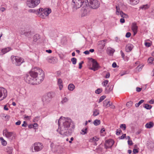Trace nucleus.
I'll use <instances>...</instances> for the list:
<instances>
[{
    "label": "nucleus",
    "instance_id": "25",
    "mask_svg": "<svg viewBox=\"0 0 154 154\" xmlns=\"http://www.w3.org/2000/svg\"><path fill=\"white\" fill-rule=\"evenodd\" d=\"M58 84L59 87L60 89L61 90L63 88V85L62 84V81L61 79H59L58 80Z\"/></svg>",
    "mask_w": 154,
    "mask_h": 154
},
{
    "label": "nucleus",
    "instance_id": "49",
    "mask_svg": "<svg viewBox=\"0 0 154 154\" xmlns=\"http://www.w3.org/2000/svg\"><path fill=\"white\" fill-rule=\"evenodd\" d=\"M120 53L121 54L122 57L123 58H124L125 57V54L123 52V51L122 50L120 51Z\"/></svg>",
    "mask_w": 154,
    "mask_h": 154
},
{
    "label": "nucleus",
    "instance_id": "58",
    "mask_svg": "<svg viewBox=\"0 0 154 154\" xmlns=\"http://www.w3.org/2000/svg\"><path fill=\"white\" fill-rule=\"evenodd\" d=\"M68 99L66 97H65L64 98H63L62 101V102L63 103H65L67 102L68 101Z\"/></svg>",
    "mask_w": 154,
    "mask_h": 154
},
{
    "label": "nucleus",
    "instance_id": "14",
    "mask_svg": "<svg viewBox=\"0 0 154 154\" xmlns=\"http://www.w3.org/2000/svg\"><path fill=\"white\" fill-rule=\"evenodd\" d=\"M131 29L133 32L134 35H135L137 32L138 29V26L136 23H132V24Z\"/></svg>",
    "mask_w": 154,
    "mask_h": 154
},
{
    "label": "nucleus",
    "instance_id": "32",
    "mask_svg": "<svg viewBox=\"0 0 154 154\" xmlns=\"http://www.w3.org/2000/svg\"><path fill=\"white\" fill-rule=\"evenodd\" d=\"M154 58L152 57H150L149 58L148 60V62L150 64H152L154 63L153 61Z\"/></svg>",
    "mask_w": 154,
    "mask_h": 154
},
{
    "label": "nucleus",
    "instance_id": "15",
    "mask_svg": "<svg viewBox=\"0 0 154 154\" xmlns=\"http://www.w3.org/2000/svg\"><path fill=\"white\" fill-rule=\"evenodd\" d=\"M119 9H118L117 6H116V14L118 15H120L123 18H124L125 16H127V14L124 13L122 11H119Z\"/></svg>",
    "mask_w": 154,
    "mask_h": 154
},
{
    "label": "nucleus",
    "instance_id": "4",
    "mask_svg": "<svg viewBox=\"0 0 154 154\" xmlns=\"http://www.w3.org/2000/svg\"><path fill=\"white\" fill-rule=\"evenodd\" d=\"M71 5L73 9H75L79 8L82 5L88 7L86 0H72Z\"/></svg>",
    "mask_w": 154,
    "mask_h": 154
},
{
    "label": "nucleus",
    "instance_id": "48",
    "mask_svg": "<svg viewBox=\"0 0 154 154\" xmlns=\"http://www.w3.org/2000/svg\"><path fill=\"white\" fill-rule=\"evenodd\" d=\"M145 45L148 47H149L151 46L150 44L149 43L146 42L145 43Z\"/></svg>",
    "mask_w": 154,
    "mask_h": 154
},
{
    "label": "nucleus",
    "instance_id": "54",
    "mask_svg": "<svg viewBox=\"0 0 154 154\" xmlns=\"http://www.w3.org/2000/svg\"><path fill=\"white\" fill-rule=\"evenodd\" d=\"M112 67H116L117 66L116 63L115 62H114L112 64Z\"/></svg>",
    "mask_w": 154,
    "mask_h": 154
},
{
    "label": "nucleus",
    "instance_id": "47",
    "mask_svg": "<svg viewBox=\"0 0 154 154\" xmlns=\"http://www.w3.org/2000/svg\"><path fill=\"white\" fill-rule=\"evenodd\" d=\"M131 35V34L130 32H128L126 33L125 36L127 38H129L130 37Z\"/></svg>",
    "mask_w": 154,
    "mask_h": 154
},
{
    "label": "nucleus",
    "instance_id": "60",
    "mask_svg": "<svg viewBox=\"0 0 154 154\" xmlns=\"http://www.w3.org/2000/svg\"><path fill=\"white\" fill-rule=\"evenodd\" d=\"M31 128L36 127L38 126V124L36 123H34L33 125H31Z\"/></svg>",
    "mask_w": 154,
    "mask_h": 154
},
{
    "label": "nucleus",
    "instance_id": "18",
    "mask_svg": "<svg viewBox=\"0 0 154 154\" xmlns=\"http://www.w3.org/2000/svg\"><path fill=\"white\" fill-rule=\"evenodd\" d=\"M88 6L86 7L85 6L82 7V10H83V13L82 14V16H85L88 14L89 12V10L88 9Z\"/></svg>",
    "mask_w": 154,
    "mask_h": 154
},
{
    "label": "nucleus",
    "instance_id": "40",
    "mask_svg": "<svg viewBox=\"0 0 154 154\" xmlns=\"http://www.w3.org/2000/svg\"><path fill=\"white\" fill-rule=\"evenodd\" d=\"M102 91V89L101 88H98L95 91V92L97 94H100Z\"/></svg>",
    "mask_w": 154,
    "mask_h": 154
},
{
    "label": "nucleus",
    "instance_id": "63",
    "mask_svg": "<svg viewBox=\"0 0 154 154\" xmlns=\"http://www.w3.org/2000/svg\"><path fill=\"white\" fill-rule=\"evenodd\" d=\"M21 124V121H18L17 122H16L15 123V124L16 125H19Z\"/></svg>",
    "mask_w": 154,
    "mask_h": 154
},
{
    "label": "nucleus",
    "instance_id": "57",
    "mask_svg": "<svg viewBox=\"0 0 154 154\" xmlns=\"http://www.w3.org/2000/svg\"><path fill=\"white\" fill-rule=\"evenodd\" d=\"M115 40L117 42H119L120 41V39L117 37H115Z\"/></svg>",
    "mask_w": 154,
    "mask_h": 154
},
{
    "label": "nucleus",
    "instance_id": "12",
    "mask_svg": "<svg viewBox=\"0 0 154 154\" xmlns=\"http://www.w3.org/2000/svg\"><path fill=\"white\" fill-rule=\"evenodd\" d=\"M12 132H9L7 129H5L3 131V134L7 138L10 139L11 137L13 135Z\"/></svg>",
    "mask_w": 154,
    "mask_h": 154
},
{
    "label": "nucleus",
    "instance_id": "35",
    "mask_svg": "<svg viewBox=\"0 0 154 154\" xmlns=\"http://www.w3.org/2000/svg\"><path fill=\"white\" fill-rule=\"evenodd\" d=\"M99 140L98 138L96 137H94L91 138L90 140V141L91 142H93L94 141H97Z\"/></svg>",
    "mask_w": 154,
    "mask_h": 154
},
{
    "label": "nucleus",
    "instance_id": "9",
    "mask_svg": "<svg viewBox=\"0 0 154 154\" xmlns=\"http://www.w3.org/2000/svg\"><path fill=\"white\" fill-rule=\"evenodd\" d=\"M3 94V97L2 99L5 98L7 95V90L3 88H0V97L2 96Z\"/></svg>",
    "mask_w": 154,
    "mask_h": 154
},
{
    "label": "nucleus",
    "instance_id": "34",
    "mask_svg": "<svg viewBox=\"0 0 154 154\" xmlns=\"http://www.w3.org/2000/svg\"><path fill=\"white\" fill-rule=\"evenodd\" d=\"M99 114V112L98 110L95 109L94 110L93 115L94 116H96Z\"/></svg>",
    "mask_w": 154,
    "mask_h": 154
},
{
    "label": "nucleus",
    "instance_id": "56",
    "mask_svg": "<svg viewBox=\"0 0 154 154\" xmlns=\"http://www.w3.org/2000/svg\"><path fill=\"white\" fill-rule=\"evenodd\" d=\"M26 125H27V123H26V122L25 121H24L23 123L22 124V127H26Z\"/></svg>",
    "mask_w": 154,
    "mask_h": 154
},
{
    "label": "nucleus",
    "instance_id": "38",
    "mask_svg": "<svg viewBox=\"0 0 154 154\" xmlns=\"http://www.w3.org/2000/svg\"><path fill=\"white\" fill-rule=\"evenodd\" d=\"M152 106L147 104H145L144 107L147 109H150L152 108Z\"/></svg>",
    "mask_w": 154,
    "mask_h": 154
},
{
    "label": "nucleus",
    "instance_id": "45",
    "mask_svg": "<svg viewBox=\"0 0 154 154\" xmlns=\"http://www.w3.org/2000/svg\"><path fill=\"white\" fill-rule=\"evenodd\" d=\"M82 133L83 134H85L87 133V128H86L85 129H83L82 130Z\"/></svg>",
    "mask_w": 154,
    "mask_h": 154
},
{
    "label": "nucleus",
    "instance_id": "17",
    "mask_svg": "<svg viewBox=\"0 0 154 154\" xmlns=\"http://www.w3.org/2000/svg\"><path fill=\"white\" fill-rule=\"evenodd\" d=\"M51 93H48L47 96H45L43 97L42 98L43 101L44 102H49L51 99Z\"/></svg>",
    "mask_w": 154,
    "mask_h": 154
},
{
    "label": "nucleus",
    "instance_id": "61",
    "mask_svg": "<svg viewBox=\"0 0 154 154\" xmlns=\"http://www.w3.org/2000/svg\"><path fill=\"white\" fill-rule=\"evenodd\" d=\"M120 22L122 23H123L125 22V20L124 18H121L120 19Z\"/></svg>",
    "mask_w": 154,
    "mask_h": 154
},
{
    "label": "nucleus",
    "instance_id": "43",
    "mask_svg": "<svg viewBox=\"0 0 154 154\" xmlns=\"http://www.w3.org/2000/svg\"><path fill=\"white\" fill-rule=\"evenodd\" d=\"M120 128L123 130H125L126 128V125L125 124H121L120 125Z\"/></svg>",
    "mask_w": 154,
    "mask_h": 154
},
{
    "label": "nucleus",
    "instance_id": "21",
    "mask_svg": "<svg viewBox=\"0 0 154 154\" xmlns=\"http://www.w3.org/2000/svg\"><path fill=\"white\" fill-rule=\"evenodd\" d=\"M103 106L106 108L111 106L110 102L108 100H106L103 102Z\"/></svg>",
    "mask_w": 154,
    "mask_h": 154
},
{
    "label": "nucleus",
    "instance_id": "22",
    "mask_svg": "<svg viewBox=\"0 0 154 154\" xmlns=\"http://www.w3.org/2000/svg\"><path fill=\"white\" fill-rule=\"evenodd\" d=\"M115 50L110 48H108L107 50V52L108 54L110 56H112Z\"/></svg>",
    "mask_w": 154,
    "mask_h": 154
},
{
    "label": "nucleus",
    "instance_id": "64",
    "mask_svg": "<svg viewBox=\"0 0 154 154\" xmlns=\"http://www.w3.org/2000/svg\"><path fill=\"white\" fill-rule=\"evenodd\" d=\"M0 10L2 12H3L5 10V9L4 7H1L0 8Z\"/></svg>",
    "mask_w": 154,
    "mask_h": 154
},
{
    "label": "nucleus",
    "instance_id": "42",
    "mask_svg": "<svg viewBox=\"0 0 154 154\" xmlns=\"http://www.w3.org/2000/svg\"><path fill=\"white\" fill-rule=\"evenodd\" d=\"M25 36L27 37H29L31 35V32L30 31L26 32L24 33Z\"/></svg>",
    "mask_w": 154,
    "mask_h": 154
},
{
    "label": "nucleus",
    "instance_id": "53",
    "mask_svg": "<svg viewBox=\"0 0 154 154\" xmlns=\"http://www.w3.org/2000/svg\"><path fill=\"white\" fill-rule=\"evenodd\" d=\"M138 152V150L136 149H134L133 151V153L134 154H135L137 153Z\"/></svg>",
    "mask_w": 154,
    "mask_h": 154
},
{
    "label": "nucleus",
    "instance_id": "39",
    "mask_svg": "<svg viewBox=\"0 0 154 154\" xmlns=\"http://www.w3.org/2000/svg\"><path fill=\"white\" fill-rule=\"evenodd\" d=\"M133 104V102L131 101L128 102L126 103V106L129 107L131 106Z\"/></svg>",
    "mask_w": 154,
    "mask_h": 154
},
{
    "label": "nucleus",
    "instance_id": "27",
    "mask_svg": "<svg viewBox=\"0 0 154 154\" xmlns=\"http://www.w3.org/2000/svg\"><path fill=\"white\" fill-rule=\"evenodd\" d=\"M149 5H148V4H146L145 5H142L140 6L139 7V8L140 9H142L143 10H146L149 8Z\"/></svg>",
    "mask_w": 154,
    "mask_h": 154
},
{
    "label": "nucleus",
    "instance_id": "23",
    "mask_svg": "<svg viewBox=\"0 0 154 154\" xmlns=\"http://www.w3.org/2000/svg\"><path fill=\"white\" fill-rule=\"evenodd\" d=\"M48 61V62L54 63L56 62V58L54 57H50L47 58Z\"/></svg>",
    "mask_w": 154,
    "mask_h": 154
},
{
    "label": "nucleus",
    "instance_id": "3",
    "mask_svg": "<svg viewBox=\"0 0 154 154\" xmlns=\"http://www.w3.org/2000/svg\"><path fill=\"white\" fill-rule=\"evenodd\" d=\"M51 12V10L50 8L44 9L40 8L35 11L37 15H39L42 18H45V17L48 16Z\"/></svg>",
    "mask_w": 154,
    "mask_h": 154
},
{
    "label": "nucleus",
    "instance_id": "2",
    "mask_svg": "<svg viewBox=\"0 0 154 154\" xmlns=\"http://www.w3.org/2000/svg\"><path fill=\"white\" fill-rule=\"evenodd\" d=\"M59 126L57 131L63 136L70 135L73 132L75 125L71 122V120L64 117H61L58 121Z\"/></svg>",
    "mask_w": 154,
    "mask_h": 154
},
{
    "label": "nucleus",
    "instance_id": "8",
    "mask_svg": "<svg viewBox=\"0 0 154 154\" xmlns=\"http://www.w3.org/2000/svg\"><path fill=\"white\" fill-rule=\"evenodd\" d=\"M33 146L35 151L36 152H38L41 150L43 147L42 144L39 142H36L34 143Z\"/></svg>",
    "mask_w": 154,
    "mask_h": 154
},
{
    "label": "nucleus",
    "instance_id": "28",
    "mask_svg": "<svg viewBox=\"0 0 154 154\" xmlns=\"http://www.w3.org/2000/svg\"><path fill=\"white\" fill-rule=\"evenodd\" d=\"M154 125V124L153 122H150L148 123H147L145 125V127L147 128H150L152 127Z\"/></svg>",
    "mask_w": 154,
    "mask_h": 154
},
{
    "label": "nucleus",
    "instance_id": "11",
    "mask_svg": "<svg viewBox=\"0 0 154 154\" xmlns=\"http://www.w3.org/2000/svg\"><path fill=\"white\" fill-rule=\"evenodd\" d=\"M107 40L104 39L100 41L98 45V48L100 50L103 49L106 42Z\"/></svg>",
    "mask_w": 154,
    "mask_h": 154
},
{
    "label": "nucleus",
    "instance_id": "50",
    "mask_svg": "<svg viewBox=\"0 0 154 154\" xmlns=\"http://www.w3.org/2000/svg\"><path fill=\"white\" fill-rule=\"evenodd\" d=\"M110 76V74L109 72H107L106 73V76H105V78L107 79L109 78Z\"/></svg>",
    "mask_w": 154,
    "mask_h": 154
},
{
    "label": "nucleus",
    "instance_id": "55",
    "mask_svg": "<svg viewBox=\"0 0 154 154\" xmlns=\"http://www.w3.org/2000/svg\"><path fill=\"white\" fill-rule=\"evenodd\" d=\"M128 144L129 145H131L133 144V142L131 140H128Z\"/></svg>",
    "mask_w": 154,
    "mask_h": 154
},
{
    "label": "nucleus",
    "instance_id": "30",
    "mask_svg": "<svg viewBox=\"0 0 154 154\" xmlns=\"http://www.w3.org/2000/svg\"><path fill=\"white\" fill-rule=\"evenodd\" d=\"M0 140L1 141L2 144L4 146H5L7 144V141L5 140L2 137L0 138Z\"/></svg>",
    "mask_w": 154,
    "mask_h": 154
},
{
    "label": "nucleus",
    "instance_id": "6",
    "mask_svg": "<svg viewBox=\"0 0 154 154\" xmlns=\"http://www.w3.org/2000/svg\"><path fill=\"white\" fill-rule=\"evenodd\" d=\"M12 63L17 66H20L25 61L23 58L14 56H11V57Z\"/></svg>",
    "mask_w": 154,
    "mask_h": 154
},
{
    "label": "nucleus",
    "instance_id": "51",
    "mask_svg": "<svg viewBox=\"0 0 154 154\" xmlns=\"http://www.w3.org/2000/svg\"><path fill=\"white\" fill-rule=\"evenodd\" d=\"M124 73H123L122 72H121L120 73V75L121 76H122V75H125V74L127 73V71H124Z\"/></svg>",
    "mask_w": 154,
    "mask_h": 154
},
{
    "label": "nucleus",
    "instance_id": "19",
    "mask_svg": "<svg viewBox=\"0 0 154 154\" xmlns=\"http://www.w3.org/2000/svg\"><path fill=\"white\" fill-rule=\"evenodd\" d=\"M113 88V86L112 85L109 84L108 85L106 88L105 93L108 94L109 92L112 90Z\"/></svg>",
    "mask_w": 154,
    "mask_h": 154
},
{
    "label": "nucleus",
    "instance_id": "20",
    "mask_svg": "<svg viewBox=\"0 0 154 154\" xmlns=\"http://www.w3.org/2000/svg\"><path fill=\"white\" fill-rule=\"evenodd\" d=\"M13 150V148L11 147L7 146L5 149V152L8 154H12Z\"/></svg>",
    "mask_w": 154,
    "mask_h": 154
},
{
    "label": "nucleus",
    "instance_id": "1",
    "mask_svg": "<svg viewBox=\"0 0 154 154\" xmlns=\"http://www.w3.org/2000/svg\"><path fill=\"white\" fill-rule=\"evenodd\" d=\"M44 78V71L40 68H34L25 76L24 79L28 83L36 85L41 83Z\"/></svg>",
    "mask_w": 154,
    "mask_h": 154
},
{
    "label": "nucleus",
    "instance_id": "7",
    "mask_svg": "<svg viewBox=\"0 0 154 154\" xmlns=\"http://www.w3.org/2000/svg\"><path fill=\"white\" fill-rule=\"evenodd\" d=\"M40 0H29L27 2V5L30 8L37 6L40 3Z\"/></svg>",
    "mask_w": 154,
    "mask_h": 154
},
{
    "label": "nucleus",
    "instance_id": "59",
    "mask_svg": "<svg viewBox=\"0 0 154 154\" xmlns=\"http://www.w3.org/2000/svg\"><path fill=\"white\" fill-rule=\"evenodd\" d=\"M120 132H121V131L120 130H119L118 129H117L116 130V134L117 135H119L120 133Z\"/></svg>",
    "mask_w": 154,
    "mask_h": 154
},
{
    "label": "nucleus",
    "instance_id": "52",
    "mask_svg": "<svg viewBox=\"0 0 154 154\" xmlns=\"http://www.w3.org/2000/svg\"><path fill=\"white\" fill-rule=\"evenodd\" d=\"M84 62L83 61H82L79 63V68H81L82 67V64Z\"/></svg>",
    "mask_w": 154,
    "mask_h": 154
},
{
    "label": "nucleus",
    "instance_id": "26",
    "mask_svg": "<svg viewBox=\"0 0 154 154\" xmlns=\"http://www.w3.org/2000/svg\"><path fill=\"white\" fill-rule=\"evenodd\" d=\"M4 120H6L9 119V116L6 114L2 113L0 116Z\"/></svg>",
    "mask_w": 154,
    "mask_h": 154
},
{
    "label": "nucleus",
    "instance_id": "10",
    "mask_svg": "<svg viewBox=\"0 0 154 154\" xmlns=\"http://www.w3.org/2000/svg\"><path fill=\"white\" fill-rule=\"evenodd\" d=\"M114 141L112 139H109L106 140L105 143V147L107 149L111 148L114 144Z\"/></svg>",
    "mask_w": 154,
    "mask_h": 154
},
{
    "label": "nucleus",
    "instance_id": "37",
    "mask_svg": "<svg viewBox=\"0 0 154 154\" xmlns=\"http://www.w3.org/2000/svg\"><path fill=\"white\" fill-rule=\"evenodd\" d=\"M144 100H140L138 103H136L135 104V106L136 107H138L143 102Z\"/></svg>",
    "mask_w": 154,
    "mask_h": 154
},
{
    "label": "nucleus",
    "instance_id": "24",
    "mask_svg": "<svg viewBox=\"0 0 154 154\" xmlns=\"http://www.w3.org/2000/svg\"><path fill=\"white\" fill-rule=\"evenodd\" d=\"M40 38V36L38 34H36L35 35L33 38V41L36 42L39 40Z\"/></svg>",
    "mask_w": 154,
    "mask_h": 154
},
{
    "label": "nucleus",
    "instance_id": "13",
    "mask_svg": "<svg viewBox=\"0 0 154 154\" xmlns=\"http://www.w3.org/2000/svg\"><path fill=\"white\" fill-rule=\"evenodd\" d=\"M90 62L92 65V67H100L99 63L95 60L91 58Z\"/></svg>",
    "mask_w": 154,
    "mask_h": 154
},
{
    "label": "nucleus",
    "instance_id": "16",
    "mask_svg": "<svg viewBox=\"0 0 154 154\" xmlns=\"http://www.w3.org/2000/svg\"><path fill=\"white\" fill-rule=\"evenodd\" d=\"M11 50V48L10 47H7L0 50V55H2L4 54Z\"/></svg>",
    "mask_w": 154,
    "mask_h": 154
},
{
    "label": "nucleus",
    "instance_id": "46",
    "mask_svg": "<svg viewBox=\"0 0 154 154\" xmlns=\"http://www.w3.org/2000/svg\"><path fill=\"white\" fill-rule=\"evenodd\" d=\"M106 97L105 96H103L101 97L99 100V102L100 103Z\"/></svg>",
    "mask_w": 154,
    "mask_h": 154
},
{
    "label": "nucleus",
    "instance_id": "41",
    "mask_svg": "<svg viewBox=\"0 0 154 154\" xmlns=\"http://www.w3.org/2000/svg\"><path fill=\"white\" fill-rule=\"evenodd\" d=\"M71 61L73 64H75L76 63V59L75 57H73L71 59Z\"/></svg>",
    "mask_w": 154,
    "mask_h": 154
},
{
    "label": "nucleus",
    "instance_id": "33",
    "mask_svg": "<svg viewBox=\"0 0 154 154\" xmlns=\"http://www.w3.org/2000/svg\"><path fill=\"white\" fill-rule=\"evenodd\" d=\"M132 49V48L131 46L129 45L126 46L125 48V50L127 52H130Z\"/></svg>",
    "mask_w": 154,
    "mask_h": 154
},
{
    "label": "nucleus",
    "instance_id": "29",
    "mask_svg": "<svg viewBox=\"0 0 154 154\" xmlns=\"http://www.w3.org/2000/svg\"><path fill=\"white\" fill-rule=\"evenodd\" d=\"M130 4L131 5H135L139 2V0H129Z\"/></svg>",
    "mask_w": 154,
    "mask_h": 154
},
{
    "label": "nucleus",
    "instance_id": "31",
    "mask_svg": "<svg viewBox=\"0 0 154 154\" xmlns=\"http://www.w3.org/2000/svg\"><path fill=\"white\" fill-rule=\"evenodd\" d=\"M75 86L72 84H71L69 85L68 86V89L70 91H72L75 88Z\"/></svg>",
    "mask_w": 154,
    "mask_h": 154
},
{
    "label": "nucleus",
    "instance_id": "5",
    "mask_svg": "<svg viewBox=\"0 0 154 154\" xmlns=\"http://www.w3.org/2000/svg\"><path fill=\"white\" fill-rule=\"evenodd\" d=\"M86 2L87 5L88 3L89 6L93 9H96L100 6V2L98 0H86Z\"/></svg>",
    "mask_w": 154,
    "mask_h": 154
},
{
    "label": "nucleus",
    "instance_id": "36",
    "mask_svg": "<svg viewBox=\"0 0 154 154\" xmlns=\"http://www.w3.org/2000/svg\"><path fill=\"white\" fill-rule=\"evenodd\" d=\"M100 120L96 119L94 121L93 123L94 125L97 126L100 124Z\"/></svg>",
    "mask_w": 154,
    "mask_h": 154
},
{
    "label": "nucleus",
    "instance_id": "62",
    "mask_svg": "<svg viewBox=\"0 0 154 154\" xmlns=\"http://www.w3.org/2000/svg\"><path fill=\"white\" fill-rule=\"evenodd\" d=\"M149 103L151 104H152L154 103V100L152 99L149 101Z\"/></svg>",
    "mask_w": 154,
    "mask_h": 154
},
{
    "label": "nucleus",
    "instance_id": "44",
    "mask_svg": "<svg viewBox=\"0 0 154 154\" xmlns=\"http://www.w3.org/2000/svg\"><path fill=\"white\" fill-rule=\"evenodd\" d=\"M109 81L108 80H105L104 82L102 83V85L103 86H106V85L108 83Z\"/></svg>",
    "mask_w": 154,
    "mask_h": 154
}]
</instances>
